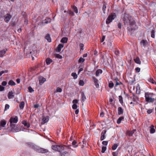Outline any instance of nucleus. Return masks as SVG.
<instances>
[{
    "label": "nucleus",
    "instance_id": "1",
    "mask_svg": "<svg viewBox=\"0 0 156 156\" xmlns=\"http://www.w3.org/2000/svg\"><path fill=\"white\" fill-rule=\"evenodd\" d=\"M123 20L125 25H129L132 26L134 25L135 23L132 17L127 14H124V16L123 18Z\"/></svg>",
    "mask_w": 156,
    "mask_h": 156
},
{
    "label": "nucleus",
    "instance_id": "2",
    "mask_svg": "<svg viewBox=\"0 0 156 156\" xmlns=\"http://www.w3.org/2000/svg\"><path fill=\"white\" fill-rule=\"evenodd\" d=\"M18 121V118L17 116L14 117H11L9 120L10 125L11 128L13 132H19L20 130L16 128V127L15 124H12V123H16Z\"/></svg>",
    "mask_w": 156,
    "mask_h": 156
},
{
    "label": "nucleus",
    "instance_id": "3",
    "mask_svg": "<svg viewBox=\"0 0 156 156\" xmlns=\"http://www.w3.org/2000/svg\"><path fill=\"white\" fill-rule=\"evenodd\" d=\"M154 95L152 93L147 92L145 94V101L146 102L149 103H152L154 101V99L152 98L151 97Z\"/></svg>",
    "mask_w": 156,
    "mask_h": 156
},
{
    "label": "nucleus",
    "instance_id": "4",
    "mask_svg": "<svg viewBox=\"0 0 156 156\" xmlns=\"http://www.w3.org/2000/svg\"><path fill=\"white\" fill-rule=\"evenodd\" d=\"M115 17L116 14L115 13L111 14L108 16L107 19L106 23L107 24H109L115 18Z\"/></svg>",
    "mask_w": 156,
    "mask_h": 156
},
{
    "label": "nucleus",
    "instance_id": "5",
    "mask_svg": "<svg viewBox=\"0 0 156 156\" xmlns=\"http://www.w3.org/2000/svg\"><path fill=\"white\" fill-rule=\"evenodd\" d=\"M12 18V16L10 14L7 13L4 16V20L6 23H8Z\"/></svg>",
    "mask_w": 156,
    "mask_h": 156
},
{
    "label": "nucleus",
    "instance_id": "6",
    "mask_svg": "<svg viewBox=\"0 0 156 156\" xmlns=\"http://www.w3.org/2000/svg\"><path fill=\"white\" fill-rule=\"evenodd\" d=\"M148 44V42L146 40H142L140 42V44L141 47H145Z\"/></svg>",
    "mask_w": 156,
    "mask_h": 156
},
{
    "label": "nucleus",
    "instance_id": "7",
    "mask_svg": "<svg viewBox=\"0 0 156 156\" xmlns=\"http://www.w3.org/2000/svg\"><path fill=\"white\" fill-rule=\"evenodd\" d=\"M6 122L5 120H1L0 121V130L2 129V128L5 126Z\"/></svg>",
    "mask_w": 156,
    "mask_h": 156
},
{
    "label": "nucleus",
    "instance_id": "8",
    "mask_svg": "<svg viewBox=\"0 0 156 156\" xmlns=\"http://www.w3.org/2000/svg\"><path fill=\"white\" fill-rule=\"evenodd\" d=\"M46 81V79L44 78L43 77L41 76L39 77V84L40 85H42Z\"/></svg>",
    "mask_w": 156,
    "mask_h": 156
},
{
    "label": "nucleus",
    "instance_id": "9",
    "mask_svg": "<svg viewBox=\"0 0 156 156\" xmlns=\"http://www.w3.org/2000/svg\"><path fill=\"white\" fill-rule=\"evenodd\" d=\"M106 132V130H103L101 133V136L100 138V140L101 141L104 140L105 138V134Z\"/></svg>",
    "mask_w": 156,
    "mask_h": 156
},
{
    "label": "nucleus",
    "instance_id": "10",
    "mask_svg": "<svg viewBox=\"0 0 156 156\" xmlns=\"http://www.w3.org/2000/svg\"><path fill=\"white\" fill-rule=\"evenodd\" d=\"M13 94L14 93L12 91H9L8 94V98L9 99L13 98L14 97V95Z\"/></svg>",
    "mask_w": 156,
    "mask_h": 156
},
{
    "label": "nucleus",
    "instance_id": "11",
    "mask_svg": "<svg viewBox=\"0 0 156 156\" xmlns=\"http://www.w3.org/2000/svg\"><path fill=\"white\" fill-rule=\"evenodd\" d=\"M93 79L94 82V83L95 85L96 88H98L99 87V84L98 83V80L95 77H93Z\"/></svg>",
    "mask_w": 156,
    "mask_h": 156
},
{
    "label": "nucleus",
    "instance_id": "12",
    "mask_svg": "<svg viewBox=\"0 0 156 156\" xmlns=\"http://www.w3.org/2000/svg\"><path fill=\"white\" fill-rule=\"evenodd\" d=\"M57 151L61 152L64 149V147L62 145H57Z\"/></svg>",
    "mask_w": 156,
    "mask_h": 156
},
{
    "label": "nucleus",
    "instance_id": "13",
    "mask_svg": "<svg viewBox=\"0 0 156 156\" xmlns=\"http://www.w3.org/2000/svg\"><path fill=\"white\" fill-rule=\"evenodd\" d=\"M7 49H4L0 51V57H3L4 55L5 54Z\"/></svg>",
    "mask_w": 156,
    "mask_h": 156
},
{
    "label": "nucleus",
    "instance_id": "14",
    "mask_svg": "<svg viewBox=\"0 0 156 156\" xmlns=\"http://www.w3.org/2000/svg\"><path fill=\"white\" fill-rule=\"evenodd\" d=\"M49 119V117L48 116L44 117L42 119V122H43V123H46L48 122Z\"/></svg>",
    "mask_w": 156,
    "mask_h": 156
},
{
    "label": "nucleus",
    "instance_id": "15",
    "mask_svg": "<svg viewBox=\"0 0 156 156\" xmlns=\"http://www.w3.org/2000/svg\"><path fill=\"white\" fill-rule=\"evenodd\" d=\"M123 110L121 107H119L118 108V114L119 115H121L123 114Z\"/></svg>",
    "mask_w": 156,
    "mask_h": 156
},
{
    "label": "nucleus",
    "instance_id": "16",
    "mask_svg": "<svg viewBox=\"0 0 156 156\" xmlns=\"http://www.w3.org/2000/svg\"><path fill=\"white\" fill-rule=\"evenodd\" d=\"M154 126L153 125H151V126L150 127V133H153L155 132V129L154 128Z\"/></svg>",
    "mask_w": 156,
    "mask_h": 156
},
{
    "label": "nucleus",
    "instance_id": "17",
    "mask_svg": "<svg viewBox=\"0 0 156 156\" xmlns=\"http://www.w3.org/2000/svg\"><path fill=\"white\" fill-rule=\"evenodd\" d=\"M134 62L136 64H139V65L141 63V62L140 60V59L139 57H137L136 58L134 59Z\"/></svg>",
    "mask_w": 156,
    "mask_h": 156
},
{
    "label": "nucleus",
    "instance_id": "18",
    "mask_svg": "<svg viewBox=\"0 0 156 156\" xmlns=\"http://www.w3.org/2000/svg\"><path fill=\"white\" fill-rule=\"evenodd\" d=\"M22 124L24 126L27 127V128H29L30 127V124L28 123L26 121L24 120L22 122Z\"/></svg>",
    "mask_w": 156,
    "mask_h": 156
},
{
    "label": "nucleus",
    "instance_id": "19",
    "mask_svg": "<svg viewBox=\"0 0 156 156\" xmlns=\"http://www.w3.org/2000/svg\"><path fill=\"white\" fill-rule=\"evenodd\" d=\"M81 95L82 97V101H83L84 102L86 99V97L84 94V93L83 92L81 93Z\"/></svg>",
    "mask_w": 156,
    "mask_h": 156
},
{
    "label": "nucleus",
    "instance_id": "20",
    "mask_svg": "<svg viewBox=\"0 0 156 156\" xmlns=\"http://www.w3.org/2000/svg\"><path fill=\"white\" fill-rule=\"evenodd\" d=\"M134 130L128 131L127 132V134L129 136H132L134 133Z\"/></svg>",
    "mask_w": 156,
    "mask_h": 156
},
{
    "label": "nucleus",
    "instance_id": "21",
    "mask_svg": "<svg viewBox=\"0 0 156 156\" xmlns=\"http://www.w3.org/2000/svg\"><path fill=\"white\" fill-rule=\"evenodd\" d=\"M68 40L67 37H63L61 40V42L62 43H66L67 42Z\"/></svg>",
    "mask_w": 156,
    "mask_h": 156
},
{
    "label": "nucleus",
    "instance_id": "22",
    "mask_svg": "<svg viewBox=\"0 0 156 156\" xmlns=\"http://www.w3.org/2000/svg\"><path fill=\"white\" fill-rule=\"evenodd\" d=\"M128 31L129 32L132 33L135 30V29L133 27H127Z\"/></svg>",
    "mask_w": 156,
    "mask_h": 156
},
{
    "label": "nucleus",
    "instance_id": "23",
    "mask_svg": "<svg viewBox=\"0 0 156 156\" xmlns=\"http://www.w3.org/2000/svg\"><path fill=\"white\" fill-rule=\"evenodd\" d=\"M102 70L101 69H98L96 72V75L97 76H99L100 74L102 73Z\"/></svg>",
    "mask_w": 156,
    "mask_h": 156
},
{
    "label": "nucleus",
    "instance_id": "24",
    "mask_svg": "<svg viewBox=\"0 0 156 156\" xmlns=\"http://www.w3.org/2000/svg\"><path fill=\"white\" fill-rule=\"evenodd\" d=\"M45 39L49 42H51V41L50 35L49 34H48L46 35L45 37Z\"/></svg>",
    "mask_w": 156,
    "mask_h": 156
},
{
    "label": "nucleus",
    "instance_id": "25",
    "mask_svg": "<svg viewBox=\"0 0 156 156\" xmlns=\"http://www.w3.org/2000/svg\"><path fill=\"white\" fill-rule=\"evenodd\" d=\"M46 62L47 64L49 65L52 62V60L50 58H48L46 59Z\"/></svg>",
    "mask_w": 156,
    "mask_h": 156
},
{
    "label": "nucleus",
    "instance_id": "26",
    "mask_svg": "<svg viewBox=\"0 0 156 156\" xmlns=\"http://www.w3.org/2000/svg\"><path fill=\"white\" fill-rule=\"evenodd\" d=\"M25 105V103L23 101H22L19 105V107L20 109H23L24 108Z\"/></svg>",
    "mask_w": 156,
    "mask_h": 156
},
{
    "label": "nucleus",
    "instance_id": "27",
    "mask_svg": "<svg viewBox=\"0 0 156 156\" xmlns=\"http://www.w3.org/2000/svg\"><path fill=\"white\" fill-rule=\"evenodd\" d=\"M63 47V45L61 44H59L57 48L58 52H60L61 49Z\"/></svg>",
    "mask_w": 156,
    "mask_h": 156
},
{
    "label": "nucleus",
    "instance_id": "28",
    "mask_svg": "<svg viewBox=\"0 0 156 156\" xmlns=\"http://www.w3.org/2000/svg\"><path fill=\"white\" fill-rule=\"evenodd\" d=\"M124 119V117L122 116L120 117L117 120V123L118 124H119L121 123V121Z\"/></svg>",
    "mask_w": 156,
    "mask_h": 156
},
{
    "label": "nucleus",
    "instance_id": "29",
    "mask_svg": "<svg viewBox=\"0 0 156 156\" xmlns=\"http://www.w3.org/2000/svg\"><path fill=\"white\" fill-rule=\"evenodd\" d=\"M77 144V142L75 140H73L72 143V145L73 146L74 148H76L78 146V144Z\"/></svg>",
    "mask_w": 156,
    "mask_h": 156
},
{
    "label": "nucleus",
    "instance_id": "30",
    "mask_svg": "<svg viewBox=\"0 0 156 156\" xmlns=\"http://www.w3.org/2000/svg\"><path fill=\"white\" fill-rule=\"evenodd\" d=\"M114 86V83L112 81H111L108 83V87L110 89L112 88Z\"/></svg>",
    "mask_w": 156,
    "mask_h": 156
},
{
    "label": "nucleus",
    "instance_id": "31",
    "mask_svg": "<svg viewBox=\"0 0 156 156\" xmlns=\"http://www.w3.org/2000/svg\"><path fill=\"white\" fill-rule=\"evenodd\" d=\"M51 19L49 18H47L44 20V23L47 24L51 21Z\"/></svg>",
    "mask_w": 156,
    "mask_h": 156
},
{
    "label": "nucleus",
    "instance_id": "32",
    "mask_svg": "<svg viewBox=\"0 0 156 156\" xmlns=\"http://www.w3.org/2000/svg\"><path fill=\"white\" fill-rule=\"evenodd\" d=\"M8 84L11 86H14L16 85V83L12 80H11L9 82Z\"/></svg>",
    "mask_w": 156,
    "mask_h": 156
},
{
    "label": "nucleus",
    "instance_id": "33",
    "mask_svg": "<svg viewBox=\"0 0 156 156\" xmlns=\"http://www.w3.org/2000/svg\"><path fill=\"white\" fill-rule=\"evenodd\" d=\"M106 6L105 3H103V7H102V10L103 13L105 14V13L106 9Z\"/></svg>",
    "mask_w": 156,
    "mask_h": 156
},
{
    "label": "nucleus",
    "instance_id": "34",
    "mask_svg": "<svg viewBox=\"0 0 156 156\" xmlns=\"http://www.w3.org/2000/svg\"><path fill=\"white\" fill-rule=\"evenodd\" d=\"M73 11L76 13H77L78 12L77 8L76 6H73Z\"/></svg>",
    "mask_w": 156,
    "mask_h": 156
},
{
    "label": "nucleus",
    "instance_id": "35",
    "mask_svg": "<svg viewBox=\"0 0 156 156\" xmlns=\"http://www.w3.org/2000/svg\"><path fill=\"white\" fill-rule=\"evenodd\" d=\"M71 76L73 77V79H76L77 77V76L76 73H72L71 74Z\"/></svg>",
    "mask_w": 156,
    "mask_h": 156
},
{
    "label": "nucleus",
    "instance_id": "36",
    "mask_svg": "<svg viewBox=\"0 0 156 156\" xmlns=\"http://www.w3.org/2000/svg\"><path fill=\"white\" fill-rule=\"evenodd\" d=\"M119 102L121 104H122L123 103V98L121 95H120L119 96Z\"/></svg>",
    "mask_w": 156,
    "mask_h": 156
},
{
    "label": "nucleus",
    "instance_id": "37",
    "mask_svg": "<svg viewBox=\"0 0 156 156\" xmlns=\"http://www.w3.org/2000/svg\"><path fill=\"white\" fill-rule=\"evenodd\" d=\"M118 146V145L117 144H114L112 147V150H115L117 148Z\"/></svg>",
    "mask_w": 156,
    "mask_h": 156
},
{
    "label": "nucleus",
    "instance_id": "38",
    "mask_svg": "<svg viewBox=\"0 0 156 156\" xmlns=\"http://www.w3.org/2000/svg\"><path fill=\"white\" fill-rule=\"evenodd\" d=\"M155 31L154 30H152L151 31V36L152 37L154 38L155 37Z\"/></svg>",
    "mask_w": 156,
    "mask_h": 156
},
{
    "label": "nucleus",
    "instance_id": "39",
    "mask_svg": "<svg viewBox=\"0 0 156 156\" xmlns=\"http://www.w3.org/2000/svg\"><path fill=\"white\" fill-rule=\"evenodd\" d=\"M62 89L61 88L58 87L56 90L55 91V92H59L61 93L62 92Z\"/></svg>",
    "mask_w": 156,
    "mask_h": 156
},
{
    "label": "nucleus",
    "instance_id": "40",
    "mask_svg": "<svg viewBox=\"0 0 156 156\" xmlns=\"http://www.w3.org/2000/svg\"><path fill=\"white\" fill-rule=\"evenodd\" d=\"M149 81L153 84L156 85V82L152 78H150Z\"/></svg>",
    "mask_w": 156,
    "mask_h": 156
},
{
    "label": "nucleus",
    "instance_id": "41",
    "mask_svg": "<svg viewBox=\"0 0 156 156\" xmlns=\"http://www.w3.org/2000/svg\"><path fill=\"white\" fill-rule=\"evenodd\" d=\"M48 151V150L46 149L42 148L40 149V151L41 153H44L45 152H47Z\"/></svg>",
    "mask_w": 156,
    "mask_h": 156
},
{
    "label": "nucleus",
    "instance_id": "42",
    "mask_svg": "<svg viewBox=\"0 0 156 156\" xmlns=\"http://www.w3.org/2000/svg\"><path fill=\"white\" fill-rule=\"evenodd\" d=\"M68 152L66 151H65L63 152H60V154L61 156H65L67 154Z\"/></svg>",
    "mask_w": 156,
    "mask_h": 156
},
{
    "label": "nucleus",
    "instance_id": "43",
    "mask_svg": "<svg viewBox=\"0 0 156 156\" xmlns=\"http://www.w3.org/2000/svg\"><path fill=\"white\" fill-rule=\"evenodd\" d=\"M79 46L80 48V50H82L83 51V47H84V44L82 43H80L79 44Z\"/></svg>",
    "mask_w": 156,
    "mask_h": 156
},
{
    "label": "nucleus",
    "instance_id": "44",
    "mask_svg": "<svg viewBox=\"0 0 156 156\" xmlns=\"http://www.w3.org/2000/svg\"><path fill=\"white\" fill-rule=\"evenodd\" d=\"M55 57L61 59L62 58V56L59 54H55Z\"/></svg>",
    "mask_w": 156,
    "mask_h": 156
},
{
    "label": "nucleus",
    "instance_id": "45",
    "mask_svg": "<svg viewBox=\"0 0 156 156\" xmlns=\"http://www.w3.org/2000/svg\"><path fill=\"white\" fill-rule=\"evenodd\" d=\"M85 60L82 57H80L78 60V62L79 63L83 62H84Z\"/></svg>",
    "mask_w": 156,
    "mask_h": 156
},
{
    "label": "nucleus",
    "instance_id": "46",
    "mask_svg": "<svg viewBox=\"0 0 156 156\" xmlns=\"http://www.w3.org/2000/svg\"><path fill=\"white\" fill-rule=\"evenodd\" d=\"M106 150V147H102L101 149V152L104 153Z\"/></svg>",
    "mask_w": 156,
    "mask_h": 156
},
{
    "label": "nucleus",
    "instance_id": "47",
    "mask_svg": "<svg viewBox=\"0 0 156 156\" xmlns=\"http://www.w3.org/2000/svg\"><path fill=\"white\" fill-rule=\"evenodd\" d=\"M79 84L80 86H83L84 84V81L82 80H80L79 82Z\"/></svg>",
    "mask_w": 156,
    "mask_h": 156
},
{
    "label": "nucleus",
    "instance_id": "48",
    "mask_svg": "<svg viewBox=\"0 0 156 156\" xmlns=\"http://www.w3.org/2000/svg\"><path fill=\"white\" fill-rule=\"evenodd\" d=\"M57 145H53L51 147L52 149L55 151H57Z\"/></svg>",
    "mask_w": 156,
    "mask_h": 156
},
{
    "label": "nucleus",
    "instance_id": "49",
    "mask_svg": "<svg viewBox=\"0 0 156 156\" xmlns=\"http://www.w3.org/2000/svg\"><path fill=\"white\" fill-rule=\"evenodd\" d=\"M118 153V151H116L115 152H114L112 153V154L113 156H117Z\"/></svg>",
    "mask_w": 156,
    "mask_h": 156
},
{
    "label": "nucleus",
    "instance_id": "50",
    "mask_svg": "<svg viewBox=\"0 0 156 156\" xmlns=\"http://www.w3.org/2000/svg\"><path fill=\"white\" fill-rule=\"evenodd\" d=\"M28 89L29 92L30 93H32L34 91V90L31 87H29L28 88Z\"/></svg>",
    "mask_w": 156,
    "mask_h": 156
},
{
    "label": "nucleus",
    "instance_id": "51",
    "mask_svg": "<svg viewBox=\"0 0 156 156\" xmlns=\"http://www.w3.org/2000/svg\"><path fill=\"white\" fill-rule=\"evenodd\" d=\"M9 105L8 104H6L5 106V109H4L5 111L9 109Z\"/></svg>",
    "mask_w": 156,
    "mask_h": 156
},
{
    "label": "nucleus",
    "instance_id": "52",
    "mask_svg": "<svg viewBox=\"0 0 156 156\" xmlns=\"http://www.w3.org/2000/svg\"><path fill=\"white\" fill-rule=\"evenodd\" d=\"M122 84V83L121 82H118L117 81L116 82V83H115V87H116L119 85H121Z\"/></svg>",
    "mask_w": 156,
    "mask_h": 156
},
{
    "label": "nucleus",
    "instance_id": "53",
    "mask_svg": "<svg viewBox=\"0 0 156 156\" xmlns=\"http://www.w3.org/2000/svg\"><path fill=\"white\" fill-rule=\"evenodd\" d=\"M77 108V106L76 104H73L72 106V108L74 109H76Z\"/></svg>",
    "mask_w": 156,
    "mask_h": 156
},
{
    "label": "nucleus",
    "instance_id": "54",
    "mask_svg": "<svg viewBox=\"0 0 156 156\" xmlns=\"http://www.w3.org/2000/svg\"><path fill=\"white\" fill-rule=\"evenodd\" d=\"M105 35H103L102 36V38L101 40V42H103L105 40Z\"/></svg>",
    "mask_w": 156,
    "mask_h": 156
},
{
    "label": "nucleus",
    "instance_id": "55",
    "mask_svg": "<svg viewBox=\"0 0 156 156\" xmlns=\"http://www.w3.org/2000/svg\"><path fill=\"white\" fill-rule=\"evenodd\" d=\"M108 144V142L107 141H103L102 142V144L104 145H107Z\"/></svg>",
    "mask_w": 156,
    "mask_h": 156
},
{
    "label": "nucleus",
    "instance_id": "56",
    "mask_svg": "<svg viewBox=\"0 0 156 156\" xmlns=\"http://www.w3.org/2000/svg\"><path fill=\"white\" fill-rule=\"evenodd\" d=\"M4 87L2 85H0V91H2L4 90Z\"/></svg>",
    "mask_w": 156,
    "mask_h": 156
},
{
    "label": "nucleus",
    "instance_id": "57",
    "mask_svg": "<svg viewBox=\"0 0 156 156\" xmlns=\"http://www.w3.org/2000/svg\"><path fill=\"white\" fill-rule=\"evenodd\" d=\"M135 70L136 72L138 73L140 71V68L139 67H137L135 68Z\"/></svg>",
    "mask_w": 156,
    "mask_h": 156
},
{
    "label": "nucleus",
    "instance_id": "58",
    "mask_svg": "<svg viewBox=\"0 0 156 156\" xmlns=\"http://www.w3.org/2000/svg\"><path fill=\"white\" fill-rule=\"evenodd\" d=\"M8 72V71L7 70H3L0 72V73L2 75L3 73H7Z\"/></svg>",
    "mask_w": 156,
    "mask_h": 156
},
{
    "label": "nucleus",
    "instance_id": "59",
    "mask_svg": "<svg viewBox=\"0 0 156 156\" xmlns=\"http://www.w3.org/2000/svg\"><path fill=\"white\" fill-rule=\"evenodd\" d=\"M74 104H76L78 103V101L76 99L74 100L72 102Z\"/></svg>",
    "mask_w": 156,
    "mask_h": 156
},
{
    "label": "nucleus",
    "instance_id": "60",
    "mask_svg": "<svg viewBox=\"0 0 156 156\" xmlns=\"http://www.w3.org/2000/svg\"><path fill=\"white\" fill-rule=\"evenodd\" d=\"M152 111H153L152 109H149L147 110V112L148 114H150L151 113V112H152Z\"/></svg>",
    "mask_w": 156,
    "mask_h": 156
},
{
    "label": "nucleus",
    "instance_id": "61",
    "mask_svg": "<svg viewBox=\"0 0 156 156\" xmlns=\"http://www.w3.org/2000/svg\"><path fill=\"white\" fill-rule=\"evenodd\" d=\"M7 82L5 81H3L2 82V84L3 86H5L7 84Z\"/></svg>",
    "mask_w": 156,
    "mask_h": 156
},
{
    "label": "nucleus",
    "instance_id": "62",
    "mask_svg": "<svg viewBox=\"0 0 156 156\" xmlns=\"http://www.w3.org/2000/svg\"><path fill=\"white\" fill-rule=\"evenodd\" d=\"M115 54L116 55H119V51L118 50H116L115 52Z\"/></svg>",
    "mask_w": 156,
    "mask_h": 156
},
{
    "label": "nucleus",
    "instance_id": "63",
    "mask_svg": "<svg viewBox=\"0 0 156 156\" xmlns=\"http://www.w3.org/2000/svg\"><path fill=\"white\" fill-rule=\"evenodd\" d=\"M122 24L121 23H119L118 24V27L119 28L121 29L122 27Z\"/></svg>",
    "mask_w": 156,
    "mask_h": 156
},
{
    "label": "nucleus",
    "instance_id": "64",
    "mask_svg": "<svg viewBox=\"0 0 156 156\" xmlns=\"http://www.w3.org/2000/svg\"><path fill=\"white\" fill-rule=\"evenodd\" d=\"M69 14L71 15L72 16L74 15V13L71 11H69Z\"/></svg>",
    "mask_w": 156,
    "mask_h": 156
}]
</instances>
